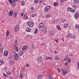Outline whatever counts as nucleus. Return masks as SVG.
I'll return each mask as SVG.
<instances>
[{"label":"nucleus","instance_id":"obj_1","mask_svg":"<svg viewBox=\"0 0 79 79\" xmlns=\"http://www.w3.org/2000/svg\"><path fill=\"white\" fill-rule=\"evenodd\" d=\"M27 24L29 27H32L34 26V22L32 21L29 22L28 23H27Z\"/></svg>","mask_w":79,"mask_h":79},{"label":"nucleus","instance_id":"obj_2","mask_svg":"<svg viewBox=\"0 0 79 79\" xmlns=\"http://www.w3.org/2000/svg\"><path fill=\"white\" fill-rule=\"evenodd\" d=\"M14 57L15 60H16V61L18 60L19 59V57L18 54L17 53H15V54Z\"/></svg>","mask_w":79,"mask_h":79},{"label":"nucleus","instance_id":"obj_3","mask_svg":"<svg viewBox=\"0 0 79 79\" xmlns=\"http://www.w3.org/2000/svg\"><path fill=\"white\" fill-rule=\"evenodd\" d=\"M51 8V7L50 6H48L44 8V10L45 11V12H47L48 10H50Z\"/></svg>","mask_w":79,"mask_h":79},{"label":"nucleus","instance_id":"obj_4","mask_svg":"<svg viewBox=\"0 0 79 79\" xmlns=\"http://www.w3.org/2000/svg\"><path fill=\"white\" fill-rule=\"evenodd\" d=\"M37 60L39 63H41L42 61V58L41 56L38 57L37 58Z\"/></svg>","mask_w":79,"mask_h":79},{"label":"nucleus","instance_id":"obj_5","mask_svg":"<svg viewBox=\"0 0 79 79\" xmlns=\"http://www.w3.org/2000/svg\"><path fill=\"white\" fill-rule=\"evenodd\" d=\"M79 14L78 13V12H76L75 15L74 17L76 19H77L79 18Z\"/></svg>","mask_w":79,"mask_h":79},{"label":"nucleus","instance_id":"obj_6","mask_svg":"<svg viewBox=\"0 0 79 79\" xmlns=\"http://www.w3.org/2000/svg\"><path fill=\"white\" fill-rule=\"evenodd\" d=\"M19 0H13V3L14 4V5H13V4H12V6H14V7H15V5H16V2H18V1Z\"/></svg>","mask_w":79,"mask_h":79},{"label":"nucleus","instance_id":"obj_7","mask_svg":"<svg viewBox=\"0 0 79 79\" xmlns=\"http://www.w3.org/2000/svg\"><path fill=\"white\" fill-rule=\"evenodd\" d=\"M19 25H17L15 27V31H17L19 30Z\"/></svg>","mask_w":79,"mask_h":79},{"label":"nucleus","instance_id":"obj_8","mask_svg":"<svg viewBox=\"0 0 79 79\" xmlns=\"http://www.w3.org/2000/svg\"><path fill=\"white\" fill-rule=\"evenodd\" d=\"M13 15V10H10L9 12V15L10 16H12Z\"/></svg>","mask_w":79,"mask_h":79},{"label":"nucleus","instance_id":"obj_9","mask_svg":"<svg viewBox=\"0 0 79 79\" xmlns=\"http://www.w3.org/2000/svg\"><path fill=\"white\" fill-rule=\"evenodd\" d=\"M48 77L49 79H53L54 78L53 77L49 74L48 75Z\"/></svg>","mask_w":79,"mask_h":79},{"label":"nucleus","instance_id":"obj_10","mask_svg":"<svg viewBox=\"0 0 79 79\" xmlns=\"http://www.w3.org/2000/svg\"><path fill=\"white\" fill-rule=\"evenodd\" d=\"M63 74L64 75L65 74H66V73H68V72L67 71V70H66V69H64L63 70Z\"/></svg>","mask_w":79,"mask_h":79},{"label":"nucleus","instance_id":"obj_11","mask_svg":"<svg viewBox=\"0 0 79 79\" xmlns=\"http://www.w3.org/2000/svg\"><path fill=\"white\" fill-rule=\"evenodd\" d=\"M50 32V35L51 36L52 35H53V34H54V32L52 30H50L49 31Z\"/></svg>","mask_w":79,"mask_h":79},{"label":"nucleus","instance_id":"obj_12","mask_svg":"<svg viewBox=\"0 0 79 79\" xmlns=\"http://www.w3.org/2000/svg\"><path fill=\"white\" fill-rule=\"evenodd\" d=\"M31 28H30L29 27H27L26 29V31L27 32H30V31H31Z\"/></svg>","mask_w":79,"mask_h":79},{"label":"nucleus","instance_id":"obj_13","mask_svg":"<svg viewBox=\"0 0 79 79\" xmlns=\"http://www.w3.org/2000/svg\"><path fill=\"white\" fill-rule=\"evenodd\" d=\"M8 53V51H6L4 52V55L5 56H7Z\"/></svg>","mask_w":79,"mask_h":79},{"label":"nucleus","instance_id":"obj_14","mask_svg":"<svg viewBox=\"0 0 79 79\" xmlns=\"http://www.w3.org/2000/svg\"><path fill=\"white\" fill-rule=\"evenodd\" d=\"M9 3H11V4H12V5H13H13L14 6V4L13 3V1L12 0H8Z\"/></svg>","mask_w":79,"mask_h":79},{"label":"nucleus","instance_id":"obj_15","mask_svg":"<svg viewBox=\"0 0 79 79\" xmlns=\"http://www.w3.org/2000/svg\"><path fill=\"white\" fill-rule=\"evenodd\" d=\"M57 29H58L59 31H61V27H60V25H57Z\"/></svg>","mask_w":79,"mask_h":79},{"label":"nucleus","instance_id":"obj_16","mask_svg":"<svg viewBox=\"0 0 79 79\" xmlns=\"http://www.w3.org/2000/svg\"><path fill=\"white\" fill-rule=\"evenodd\" d=\"M72 36V35L71 34H69L67 35V37H68V38H71V37Z\"/></svg>","mask_w":79,"mask_h":79},{"label":"nucleus","instance_id":"obj_17","mask_svg":"<svg viewBox=\"0 0 79 79\" xmlns=\"http://www.w3.org/2000/svg\"><path fill=\"white\" fill-rule=\"evenodd\" d=\"M39 26H40L39 27H40H40H44V24H43V23H40V24Z\"/></svg>","mask_w":79,"mask_h":79},{"label":"nucleus","instance_id":"obj_18","mask_svg":"<svg viewBox=\"0 0 79 79\" xmlns=\"http://www.w3.org/2000/svg\"><path fill=\"white\" fill-rule=\"evenodd\" d=\"M67 10L69 11H72V10H73V9H72V8H71L69 7L67 8Z\"/></svg>","mask_w":79,"mask_h":79},{"label":"nucleus","instance_id":"obj_19","mask_svg":"<svg viewBox=\"0 0 79 79\" xmlns=\"http://www.w3.org/2000/svg\"><path fill=\"white\" fill-rule=\"evenodd\" d=\"M14 14V16H15V17H17V15H18V13L16 12H14L13 13Z\"/></svg>","mask_w":79,"mask_h":79},{"label":"nucleus","instance_id":"obj_20","mask_svg":"<svg viewBox=\"0 0 79 79\" xmlns=\"http://www.w3.org/2000/svg\"><path fill=\"white\" fill-rule=\"evenodd\" d=\"M43 77V75H40V76H38V79H41Z\"/></svg>","mask_w":79,"mask_h":79},{"label":"nucleus","instance_id":"obj_21","mask_svg":"<svg viewBox=\"0 0 79 79\" xmlns=\"http://www.w3.org/2000/svg\"><path fill=\"white\" fill-rule=\"evenodd\" d=\"M15 49L17 52H18V51H19V49H18V47L15 46Z\"/></svg>","mask_w":79,"mask_h":79},{"label":"nucleus","instance_id":"obj_22","mask_svg":"<svg viewBox=\"0 0 79 79\" xmlns=\"http://www.w3.org/2000/svg\"><path fill=\"white\" fill-rule=\"evenodd\" d=\"M79 2V0H74V2L75 3H77Z\"/></svg>","mask_w":79,"mask_h":79},{"label":"nucleus","instance_id":"obj_23","mask_svg":"<svg viewBox=\"0 0 79 79\" xmlns=\"http://www.w3.org/2000/svg\"><path fill=\"white\" fill-rule=\"evenodd\" d=\"M58 2H54V5L55 6H58Z\"/></svg>","mask_w":79,"mask_h":79},{"label":"nucleus","instance_id":"obj_24","mask_svg":"<svg viewBox=\"0 0 79 79\" xmlns=\"http://www.w3.org/2000/svg\"><path fill=\"white\" fill-rule=\"evenodd\" d=\"M65 66H68L69 65V64L68 62H65L64 63Z\"/></svg>","mask_w":79,"mask_h":79},{"label":"nucleus","instance_id":"obj_25","mask_svg":"<svg viewBox=\"0 0 79 79\" xmlns=\"http://www.w3.org/2000/svg\"><path fill=\"white\" fill-rule=\"evenodd\" d=\"M25 2L24 1H22L21 3L22 5L24 6V5H25L24 4H25Z\"/></svg>","mask_w":79,"mask_h":79},{"label":"nucleus","instance_id":"obj_26","mask_svg":"<svg viewBox=\"0 0 79 79\" xmlns=\"http://www.w3.org/2000/svg\"><path fill=\"white\" fill-rule=\"evenodd\" d=\"M56 60H59V58L58 57V56H56L55 57Z\"/></svg>","mask_w":79,"mask_h":79},{"label":"nucleus","instance_id":"obj_27","mask_svg":"<svg viewBox=\"0 0 79 79\" xmlns=\"http://www.w3.org/2000/svg\"><path fill=\"white\" fill-rule=\"evenodd\" d=\"M20 77L21 79H22V78H23V73L20 74Z\"/></svg>","mask_w":79,"mask_h":79},{"label":"nucleus","instance_id":"obj_28","mask_svg":"<svg viewBox=\"0 0 79 79\" xmlns=\"http://www.w3.org/2000/svg\"><path fill=\"white\" fill-rule=\"evenodd\" d=\"M57 21L58 20H57L56 19H54L53 21L54 23H57Z\"/></svg>","mask_w":79,"mask_h":79},{"label":"nucleus","instance_id":"obj_29","mask_svg":"<svg viewBox=\"0 0 79 79\" xmlns=\"http://www.w3.org/2000/svg\"><path fill=\"white\" fill-rule=\"evenodd\" d=\"M6 73L8 75H10L11 74V73H10L9 71L7 72Z\"/></svg>","mask_w":79,"mask_h":79},{"label":"nucleus","instance_id":"obj_30","mask_svg":"<svg viewBox=\"0 0 79 79\" xmlns=\"http://www.w3.org/2000/svg\"><path fill=\"white\" fill-rule=\"evenodd\" d=\"M6 35H9V31L7 30V31L6 32Z\"/></svg>","mask_w":79,"mask_h":79},{"label":"nucleus","instance_id":"obj_31","mask_svg":"<svg viewBox=\"0 0 79 79\" xmlns=\"http://www.w3.org/2000/svg\"><path fill=\"white\" fill-rule=\"evenodd\" d=\"M39 2V0H35L34 3H37Z\"/></svg>","mask_w":79,"mask_h":79},{"label":"nucleus","instance_id":"obj_32","mask_svg":"<svg viewBox=\"0 0 79 79\" xmlns=\"http://www.w3.org/2000/svg\"><path fill=\"white\" fill-rule=\"evenodd\" d=\"M37 31H38V30L36 28V30L35 31L34 34H36V33H37Z\"/></svg>","mask_w":79,"mask_h":79},{"label":"nucleus","instance_id":"obj_33","mask_svg":"<svg viewBox=\"0 0 79 79\" xmlns=\"http://www.w3.org/2000/svg\"><path fill=\"white\" fill-rule=\"evenodd\" d=\"M68 24H65L64 25V26L65 27H68Z\"/></svg>","mask_w":79,"mask_h":79},{"label":"nucleus","instance_id":"obj_34","mask_svg":"<svg viewBox=\"0 0 79 79\" xmlns=\"http://www.w3.org/2000/svg\"><path fill=\"white\" fill-rule=\"evenodd\" d=\"M2 63H3V60H1L0 61V66H1V65H2Z\"/></svg>","mask_w":79,"mask_h":79},{"label":"nucleus","instance_id":"obj_35","mask_svg":"<svg viewBox=\"0 0 79 79\" xmlns=\"http://www.w3.org/2000/svg\"><path fill=\"white\" fill-rule=\"evenodd\" d=\"M75 37H76L75 36V35H72V37H71V38H72V39H75Z\"/></svg>","mask_w":79,"mask_h":79},{"label":"nucleus","instance_id":"obj_36","mask_svg":"<svg viewBox=\"0 0 79 79\" xmlns=\"http://www.w3.org/2000/svg\"><path fill=\"white\" fill-rule=\"evenodd\" d=\"M24 53V52L23 51H22L20 52V56H22V54H23Z\"/></svg>","mask_w":79,"mask_h":79},{"label":"nucleus","instance_id":"obj_37","mask_svg":"<svg viewBox=\"0 0 79 79\" xmlns=\"http://www.w3.org/2000/svg\"><path fill=\"white\" fill-rule=\"evenodd\" d=\"M9 63L10 65H13V62L12 61L10 62Z\"/></svg>","mask_w":79,"mask_h":79},{"label":"nucleus","instance_id":"obj_38","mask_svg":"<svg viewBox=\"0 0 79 79\" xmlns=\"http://www.w3.org/2000/svg\"><path fill=\"white\" fill-rule=\"evenodd\" d=\"M24 16L25 17V19H27V18H28V17H27V16H26V14H24Z\"/></svg>","mask_w":79,"mask_h":79},{"label":"nucleus","instance_id":"obj_39","mask_svg":"<svg viewBox=\"0 0 79 79\" xmlns=\"http://www.w3.org/2000/svg\"><path fill=\"white\" fill-rule=\"evenodd\" d=\"M24 47H25V49H26V50H27V48H28V46H27V45H25Z\"/></svg>","mask_w":79,"mask_h":79},{"label":"nucleus","instance_id":"obj_40","mask_svg":"<svg viewBox=\"0 0 79 79\" xmlns=\"http://www.w3.org/2000/svg\"><path fill=\"white\" fill-rule=\"evenodd\" d=\"M50 15L49 14H47L46 15L47 18H50Z\"/></svg>","mask_w":79,"mask_h":79},{"label":"nucleus","instance_id":"obj_41","mask_svg":"<svg viewBox=\"0 0 79 79\" xmlns=\"http://www.w3.org/2000/svg\"><path fill=\"white\" fill-rule=\"evenodd\" d=\"M31 16H32V17H35V15L34 14H31Z\"/></svg>","mask_w":79,"mask_h":79},{"label":"nucleus","instance_id":"obj_42","mask_svg":"<svg viewBox=\"0 0 79 79\" xmlns=\"http://www.w3.org/2000/svg\"><path fill=\"white\" fill-rule=\"evenodd\" d=\"M66 21V20L65 19H63L62 20V22H65Z\"/></svg>","mask_w":79,"mask_h":79},{"label":"nucleus","instance_id":"obj_43","mask_svg":"<svg viewBox=\"0 0 79 79\" xmlns=\"http://www.w3.org/2000/svg\"><path fill=\"white\" fill-rule=\"evenodd\" d=\"M68 61L69 63H71V60H70V58H68Z\"/></svg>","mask_w":79,"mask_h":79},{"label":"nucleus","instance_id":"obj_44","mask_svg":"<svg viewBox=\"0 0 79 79\" xmlns=\"http://www.w3.org/2000/svg\"><path fill=\"white\" fill-rule=\"evenodd\" d=\"M17 43H15V44H14V47H16V46L17 45Z\"/></svg>","mask_w":79,"mask_h":79},{"label":"nucleus","instance_id":"obj_45","mask_svg":"<svg viewBox=\"0 0 79 79\" xmlns=\"http://www.w3.org/2000/svg\"><path fill=\"white\" fill-rule=\"evenodd\" d=\"M26 49L25 48V47H23L22 48V50H23V51H24Z\"/></svg>","mask_w":79,"mask_h":79},{"label":"nucleus","instance_id":"obj_46","mask_svg":"<svg viewBox=\"0 0 79 79\" xmlns=\"http://www.w3.org/2000/svg\"><path fill=\"white\" fill-rule=\"evenodd\" d=\"M3 49H0V52H1V53H2V52H3Z\"/></svg>","mask_w":79,"mask_h":79},{"label":"nucleus","instance_id":"obj_47","mask_svg":"<svg viewBox=\"0 0 79 79\" xmlns=\"http://www.w3.org/2000/svg\"><path fill=\"white\" fill-rule=\"evenodd\" d=\"M44 33H46L47 32V31L46 30H44Z\"/></svg>","mask_w":79,"mask_h":79},{"label":"nucleus","instance_id":"obj_48","mask_svg":"<svg viewBox=\"0 0 79 79\" xmlns=\"http://www.w3.org/2000/svg\"><path fill=\"white\" fill-rule=\"evenodd\" d=\"M75 27L76 28H78V27H79V26L77 25H76Z\"/></svg>","mask_w":79,"mask_h":79},{"label":"nucleus","instance_id":"obj_49","mask_svg":"<svg viewBox=\"0 0 79 79\" xmlns=\"http://www.w3.org/2000/svg\"><path fill=\"white\" fill-rule=\"evenodd\" d=\"M34 46L33 45H32V47L31 48V49H34Z\"/></svg>","mask_w":79,"mask_h":79},{"label":"nucleus","instance_id":"obj_50","mask_svg":"<svg viewBox=\"0 0 79 79\" xmlns=\"http://www.w3.org/2000/svg\"><path fill=\"white\" fill-rule=\"evenodd\" d=\"M31 10H34V7H31Z\"/></svg>","mask_w":79,"mask_h":79},{"label":"nucleus","instance_id":"obj_51","mask_svg":"<svg viewBox=\"0 0 79 79\" xmlns=\"http://www.w3.org/2000/svg\"><path fill=\"white\" fill-rule=\"evenodd\" d=\"M66 1V0H60V1L61 2H65Z\"/></svg>","mask_w":79,"mask_h":79},{"label":"nucleus","instance_id":"obj_52","mask_svg":"<svg viewBox=\"0 0 79 79\" xmlns=\"http://www.w3.org/2000/svg\"><path fill=\"white\" fill-rule=\"evenodd\" d=\"M25 66H26V67H29V65L27 64Z\"/></svg>","mask_w":79,"mask_h":79},{"label":"nucleus","instance_id":"obj_53","mask_svg":"<svg viewBox=\"0 0 79 79\" xmlns=\"http://www.w3.org/2000/svg\"><path fill=\"white\" fill-rule=\"evenodd\" d=\"M58 71L59 73H60V72H61V70H60V69H58Z\"/></svg>","mask_w":79,"mask_h":79},{"label":"nucleus","instance_id":"obj_54","mask_svg":"<svg viewBox=\"0 0 79 79\" xmlns=\"http://www.w3.org/2000/svg\"><path fill=\"white\" fill-rule=\"evenodd\" d=\"M46 60H49V57H46Z\"/></svg>","mask_w":79,"mask_h":79},{"label":"nucleus","instance_id":"obj_55","mask_svg":"<svg viewBox=\"0 0 79 79\" xmlns=\"http://www.w3.org/2000/svg\"><path fill=\"white\" fill-rule=\"evenodd\" d=\"M78 68H79V62H77Z\"/></svg>","mask_w":79,"mask_h":79},{"label":"nucleus","instance_id":"obj_56","mask_svg":"<svg viewBox=\"0 0 79 79\" xmlns=\"http://www.w3.org/2000/svg\"><path fill=\"white\" fill-rule=\"evenodd\" d=\"M43 2H44V1H40L39 2L40 3H43Z\"/></svg>","mask_w":79,"mask_h":79},{"label":"nucleus","instance_id":"obj_57","mask_svg":"<svg viewBox=\"0 0 79 79\" xmlns=\"http://www.w3.org/2000/svg\"><path fill=\"white\" fill-rule=\"evenodd\" d=\"M4 69L5 70V71H6L7 70V67H5L4 68Z\"/></svg>","mask_w":79,"mask_h":79},{"label":"nucleus","instance_id":"obj_58","mask_svg":"<svg viewBox=\"0 0 79 79\" xmlns=\"http://www.w3.org/2000/svg\"><path fill=\"white\" fill-rule=\"evenodd\" d=\"M66 60H67V58H65L64 59V60L66 61Z\"/></svg>","mask_w":79,"mask_h":79},{"label":"nucleus","instance_id":"obj_59","mask_svg":"<svg viewBox=\"0 0 79 79\" xmlns=\"http://www.w3.org/2000/svg\"><path fill=\"white\" fill-rule=\"evenodd\" d=\"M49 60H52V57H49Z\"/></svg>","mask_w":79,"mask_h":79},{"label":"nucleus","instance_id":"obj_60","mask_svg":"<svg viewBox=\"0 0 79 79\" xmlns=\"http://www.w3.org/2000/svg\"><path fill=\"white\" fill-rule=\"evenodd\" d=\"M54 53H57V52H56V51H54Z\"/></svg>","mask_w":79,"mask_h":79},{"label":"nucleus","instance_id":"obj_61","mask_svg":"<svg viewBox=\"0 0 79 79\" xmlns=\"http://www.w3.org/2000/svg\"><path fill=\"white\" fill-rule=\"evenodd\" d=\"M75 12V11L74 10H73L72 11V13H74Z\"/></svg>","mask_w":79,"mask_h":79},{"label":"nucleus","instance_id":"obj_62","mask_svg":"<svg viewBox=\"0 0 79 79\" xmlns=\"http://www.w3.org/2000/svg\"><path fill=\"white\" fill-rule=\"evenodd\" d=\"M73 6L74 7V8H76V6L75 5H73Z\"/></svg>","mask_w":79,"mask_h":79},{"label":"nucleus","instance_id":"obj_63","mask_svg":"<svg viewBox=\"0 0 79 79\" xmlns=\"http://www.w3.org/2000/svg\"><path fill=\"white\" fill-rule=\"evenodd\" d=\"M23 15H24V14L23 13L21 14V16H23Z\"/></svg>","mask_w":79,"mask_h":79},{"label":"nucleus","instance_id":"obj_64","mask_svg":"<svg viewBox=\"0 0 79 79\" xmlns=\"http://www.w3.org/2000/svg\"><path fill=\"white\" fill-rule=\"evenodd\" d=\"M6 74H5L4 75V77H6Z\"/></svg>","mask_w":79,"mask_h":79}]
</instances>
